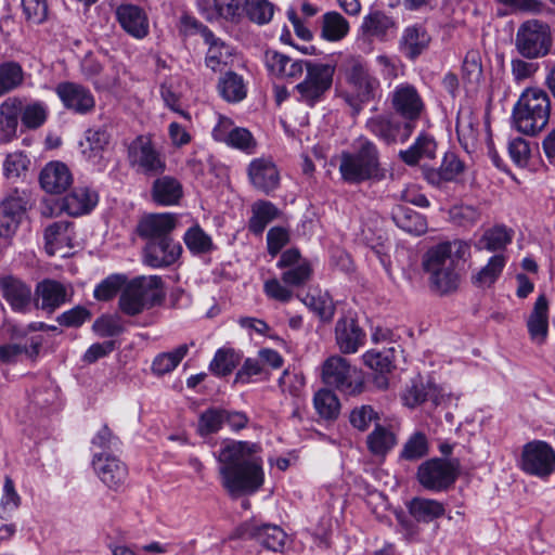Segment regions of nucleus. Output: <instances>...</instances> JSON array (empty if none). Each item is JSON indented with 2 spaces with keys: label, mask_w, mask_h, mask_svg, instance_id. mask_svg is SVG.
I'll return each mask as SVG.
<instances>
[{
  "label": "nucleus",
  "mask_w": 555,
  "mask_h": 555,
  "mask_svg": "<svg viewBox=\"0 0 555 555\" xmlns=\"http://www.w3.org/2000/svg\"><path fill=\"white\" fill-rule=\"evenodd\" d=\"M220 95L228 102H241L246 98L247 89L241 75L228 70L220 77L218 82Z\"/></svg>",
  "instance_id": "nucleus-42"
},
{
  "label": "nucleus",
  "mask_w": 555,
  "mask_h": 555,
  "mask_svg": "<svg viewBox=\"0 0 555 555\" xmlns=\"http://www.w3.org/2000/svg\"><path fill=\"white\" fill-rule=\"evenodd\" d=\"M365 334L353 318H340L335 325V340L343 353H354L364 344Z\"/></svg>",
  "instance_id": "nucleus-28"
},
{
  "label": "nucleus",
  "mask_w": 555,
  "mask_h": 555,
  "mask_svg": "<svg viewBox=\"0 0 555 555\" xmlns=\"http://www.w3.org/2000/svg\"><path fill=\"white\" fill-rule=\"evenodd\" d=\"M152 196L160 205L177 204L182 196V185L176 178L164 176L154 181Z\"/></svg>",
  "instance_id": "nucleus-39"
},
{
  "label": "nucleus",
  "mask_w": 555,
  "mask_h": 555,
  "mask_svg": "<svg viewBox=\"0 0 555 555\" xmlns=\"http://www.w3.org/2000/svg\"><path fill=\"white\" fill-rule=\"evenodd\" d=\"M551 98L539 87L526 88L515 103L512 120L515 128L527 135H537L550 121Z\"/></svg>",
  "instance_id": "nucleus-4"
},
{
  "label": "nucleus",
  "mask_w": 555,
  "mask_h": 555,
  "mask_svg": "<svg viewBox=\"0 0 555 555\" xmlns=\"http://www.w3.org/2000/svg\"><path fill=\"white\" fill-rule=\"evenodd\" d=\"M128 160L132 167L145 175H156L165 169V162L153 146L152 141L143 135L137 137L129 144Z\"/></svg>",
  "instance_id": "nucleus-14"
},
{
  "label": "nucleus",
  "mask_w": 555,
  "mask_h": 555,
  "mask_svg": "<svg viewBox=\"0 0 555 555\" xmlns=\"http://www.w3.org/2000/svg\"><path fill=\"white\" fill-rule=\"evenodd\" d=\"M182 253L180 243L173 238L153 240L143 248V261L151 268H164L175 263Z\"/></svg>",
  "instance_id": "nucleus-18"
},
{
  "label": "nucleus",
  "mask_w": 555,
  "mask_h": 555,
  "mask_svg": "<svg viewBox=\"0 0 555 555\" xmlns=\"http://www.w3.org/2000/svg\"><path fill=\"white\" fill-rule=\"evenodd\" d=\"M459 462L439 457L423 462L416 473L422 487L433 492H442L449 489L459 476Z\"/></svg>",
  "instance_id": "nucleus-10"
},
{
  "label": "nucleus",
  "mask_w": 555,
  "mask_h": 555,
  "mask_svg": "<svg viewBox=\"0 0 555 555\" xmlns=\"http://www.w3.org/2000/svg\"><path fill=\"white\" fill-rule=\"evenodd\" d=\"M235 535L241 539L255 540L261 546L273 552H283L287 535L283 529L276 525H259L254 520L245 521L235 531Z\"/></svg>",
  "instance_id": "nucleus-12"
},
{
  "label": "nucleus",
  "mask_w": 555,
  "mask_h": 555,
  "mask_svg": "<svg viewBox=\"0 0 555 555\" xmlns=\"http://www.w3.org/2000/svg\"><path fill=\"white\" fill-rule=\"evenodd\" d=\"M224 424V409L209 408L198 418L197 431L201 436H207L220 430Z\"/></svg>",
  "instance_id": "nucleus-55"
},
{
  "label": "nucleus",
  "mask_w": 555,
  "mask_h": 555,
  "mask_svg": "<svg viewBox=\"0 0 555 555\" xmlns=\"http://www.w3.org/2000/svg\"><path fill=\"white\" fill-rule=\"evenodd\" d=\"M22 498L17 493L10 476L4 477L3 492L0 499V519L8 520L21 506Z\"/></svg>",
  "instance_id": "nucleus-51"
},
{
  "label": "nucleus",
  "mask_w": 555,
  "mask_h": 555,
  "mask_svg": "<svg viewBox=\"0 0 555 555\" xmlns=\"http://www.w3.org/2000/svg\"><path fill=\"white\" fill-rule=\"evenodd\" d=\"M553 46L550 26L539 20L524 22L517 29L515 47L518 53L528 60L546 56Z\"/></svg>",
  "instance_id": "nucleus-7"
},
{
  "label": "nucleus",
  "mask_w": 555,
  "mask_h": 555,
  "mask_svg": "<svg viewBox=\"0 0 555 555\" xmlns=\"http://www.w3.org/2000/svg\"><path fill=\"white\" fill-rule=\"evenodd\" d=\"M392 220L403 231L417 236L428 229L426 218L406 206H397L392 210Z\"/></svg>",
  "instance_id": "nucleus-36"
},
{
  "label": "nucleus",
  "mask_w": 555,
  "mask_h": 555,
  "mask_svg": "<svg viewBox=\"0 0 555 555\" xmlns=\"http://www.w3.org/2000/svg\"><path fill=\"white\" fill-rule=\"evenodd\" d=\"M378 421V412L367 404L354 406L349 414L351 426L360 431H366L372 423L375 425Z\"/></svg>",
  "instance_id": "nucleus-56"
},
{
  "label": "nucleus",
  "mask_w": 555,
  "mask_h": 555,
  "mask_svg": "<svg viewBox=\"0 0 555 555\" xmlns=\"http://www.w3.org/2000/svg\"><path fill=\"white\" fill-rule=\"evenodd\" d=\"M0 292L13 312L27 314L35 309V292L23 280L13 275L0 276Z\"/></svg>",
  "instance_id": "nucleus-13"
},
{
  "label": "nucleus",
  "mask_w": 555,
  "mask_h": 555,
  "mask_svg": "<svg viewBox=\"0 0 555 555\" xmlns=\"http://www.w3.org/2000/svg\"><path fill=\"white\" fill-rule=\"evenodd\" d=\"M349 31L348 21L338 12H327L323 15L322 36L328 41H338Z\"/></svg>",
  "instance_id": "nucleus-46"
},
{
  "label": "nucleus",
  "mask_w": 555,
  "mask_h": 555,
  "mask_svg": "<svg viewBox=\"0 0 555 555\" xmlns=\"http://www.w3.org/2000/svg\"><path fill=\"white\" fill-rule=\"evenodd\" d=\"M55 92L63 105L76 114H88L93 111L95 100L90 90L75 82H61L56 86Z\"/></svg>",
  "instance_id": "nucleus-19"
},
{
  "label": "nucleus",
  "mask_w": 555,
  "mask_h": 555,
  "mask_svg": "<svg viewBox=\"0 0 555 555\" xmlns=\"http://www.w3.org/2000/svg\"><path fill=\"white\" fill-rule=\"evenodd\" d=\"M93 331L101 337H113L124 332L119 318L103 315L93 323Z\"/></svg>",
  "instance_id": "nucleus-64"
},
{
  "label": "nucleus",
  "mask_w": 555,
  "mask_h": 555,
  "mask_svg": "<svg viewBox=\"0 0 555 555\" xmlns=\"http://www.w3.org/2000/svg\"><path fill=\"white\" fill-rule=\"evenodd\" d=\"M312 269L307 261L292 267L282 273V281L289 286H301L311 278Z\"/></svg>",
  "instance_id": "nucleus-63"
},
{
  "label": "nucleus",
  "mask_w": 555,
  "mask_h": 555,
  "mask_svg": "<svg viewBox=\"0 0 555 555\" xmlns=\"http://www.w3.org/2000/svg\"><path fill=\"white\" fill-rule=\"evenodd\" d=\"M429 446L425 434L414 433L403 444L400 456L406 461H415L428 454Z\"/></svg>",
  "instance_id": "nucleus-54"
},
{
  "label": "nucleus",
  "mask_w": 555,
  "mask_h": 555,
  "mask_svg": "<svg viewBox=\"0 0 555 555\" xmlns=\"http://www.w3.org/2000/svg\"><path fill=\"white\" fill-rule=\"evenodd\" d=\"M410 515L418 522H430L444 514L442 503L431 499L414 498L408 503Z\"/></svg>",
  "instance_id": "nucleus-41"
},
{
  "label": "nucleus",
  "mask_w": 555,
  "mask_h": 555,
  "mask_svg": "<svg viewBox=\"0 0 555 555\" xmlns=\"http://www.w3.org/2000/svg\"><path fill=\"white\" fill-rule=\"evenodd\" d=\"M188 351L189 346L183 344L172 351L158 354L152 363L153 373L158 376L170 373L178 366L181 360L186 356Z\"/></svg>",
  "instance_id": "nucleus-48"
},
{
  "label": "nucleus",
  "mask_w": 555,
  "mask_h": 555,
  "mask_svg": "<svg viewBox=\"0 0 555 555\" xmlns=\"http://www.w3.org/2000/svg\"><path fill=\"white\" fill-rule=\"evenodd\" d=\"M96 192L88 186H77L62 198L61 210L73 217L90 212L98 204Z\"/></svg>",
  "instance_id": "nucleus-31"
},
{
  "label": "nucleus",
  "mask_w": 555,
  "mask_h": 555,
  "mask_svg": "<svg viewBox=\"0 0 555 555\" xmlns=\"http://www.w3.org/2000/svg\"><path fill=\"white\" fill-rule=\"evenodd\" d=\"M253 216L249 219L248 228L255 234H261L269 222L279 215V209L267 201H258L251 206Z\"/></svg>",
  "instance_id": "nucleus-44"
},
{
  "label": "nucleus",
  "mask_w": 555,
  "mask_h": 555,
  "mask_svg": "<svg viewBox=\"0 0 555 555\" xmlns=\"http://www.w3.org/2000/svg\"><path fill=\"white\" fill-rule=\"evenodd\" d=\"M177 224L178 217L175 214H151L139 221L137 231L140 237L147 240V242L171 238L170 234Z\"/></svg>",
  "instance_id": "nucleus-21"
},
{
  "label": "nucleus",
  "mask_w": 555,
  "mask_h": 555,
  "mask_svg": "<svg viewBox=\"0 0 555 555\" xmlns=\"http://www.w3.org/2000/svg\"><path fill=\"white\" fill-rule=\"evenodd\" d=\"M48 112L43 103L35 102L22 106L21 119L25 127L29 129H36L40 127L47 119Z\"/></svg>",
  "instance_id": "nucleus-60"
},
{
  "label": "nucleus",
  "mask_w": 555,
  "mask_h": 555,
  "mask_svg": "<svg viewBox=\"0 0 555 555\" xmlns=\"http://www.w3.org/2000/svg\"><path fill=\"white\" fill-rule=\"evenodd\" d=\"M238 357L231 349H219L210 363V370L217 375H228L237 365Z\"/></svg>",
  "instance_id": "nucleus-58"
},
{
  "label": "nucleus",
  "mask_w": 555,
  "mask_h": 555,
  "mask_svg": "<svg viewBox=\"0 0 555 555\" xmlns=\"http://www.w3.org/2000/svg\"><path fill=\"white\" fill-rule=\"evenodd\" d=\"M464 170V163L454 153H447L438 169L424 168L423 175L428 183L440 186L446 182L454 181Z\"/></svg>",
  "instance_id": "nucleus-33"
},
{
  "label": "nucleus",
  "mask_w": 555,
  "mask_h": 555,
  "mask_svg": "<svg viewBox=\"0 0 555 555\" xmlns=\"http://www.w3.org/2000/svg\"><path fill=\"white\" fill-rule=\"evenodd\" d=\"M513 238V232L504 225H495L485 231L476 243V248L487 251H500L504 249Z\"/></svg>",
  "instance_id": "nucleus-43"
},
{
  "label": "nucleus",
  "mask_w": 555,
  "mask_h": 555,
  "mask_svg": "<svg viewBox=\"0 0 555 555\" xmlns=\"http://www.w3.org/2000/svg\"><path fill=\"white\" fill-rule=\"evenodd\" d=\"M313 405L319 416L326 421H334L340 413V402L330 389L318 390L313 397Z\"/></svg>",
  "instance_id": "nucleus-45"
},
{
  "label": "nucleus",
  "mask_w": 555,
  "mask_h": 555,
  "mask_svg": "<svg viewBox=\"0 0 555 555\" xmlns=\"http://www.w3.org/2000/svg\"><path fill=\"white\" fill-rule=\"evenodd\" d=\"M519 467L528 475L547 478L555 472V450L545 441H530L522 447Z\"/></svg>",
  "instance_id": "nucleus-11"
},
{
  "label": "nucleus",
  "mask_w": 555,
  "mask_h": 555,
  "mask_svg": "<svg viewBox=\"0 0 555 555\" xmlns=\"http://www.w3.org/2000/svg\"><path fill=\"white\" fill-rule=\"evenodd\" d=\"M456 133L460 144L466 152L473 153L477 150L480 142L481 125L479 117L469 107H463L459 111Z\"/></svg>",
  "instance_id": "nucleus-27"
},
{
  "label": "nucleus",
  "mask_w": 555,
  "mask_h": 555,
  "mask_svg": "<svg viewBox=\"0 0 555 555\" xmlns=\"http://www.w3.org/2000/svg\"><path fill=\"white\" fill-rule=\"evenodd\" d=\"M506 261L503 254L492 256L482 268L472 275V283L478 288L491 287L502 274Z\"/></svg>",
  "instance_id": "nucleus-40"
},
{
  "label": "nucleus",
  "mask_w": 555,
  "mask_h": 555,
  "mask_svg": "<svg viewBox=\"0 0 555 555\" xmlns=\"http://www.w3.org/2000/svg\"><path fill=\"white\" fill-rule=\"evenodd\" d=\"M126 278L121 274H112L103 280L94 289V297L98 300L107 301L115 297L121 286L125 284Z\"/></svg>",
  "instance_id": "nucleus-61"
},
{
  "label": "nucleus",
  "mask_w": 555,
  "mask_h": 555,
  "mask_svg": "<svg viewBox=\"0 0 555 555\" xmlns=\"http://www.w3.org/2000/svg\"><path fill=\"white\" fill-rule=\"evenodd\" d=\"M39 182L47 193L60 194L72 185L73 176L64 163L50 162L41 169Z\"/></svg>",
  "instance_id": "nucleus-29"
},
{
  "label": "nucleus",
  "mask_w": 555,
  "mask_h": 555,
  "mask_svg": "<svg viewBox=\"0 0 555 555\" xmlns=\"http://www.w3.org/2000/svg\"><path fill=\"white\" fill-rule=\"evenodd\" d=\"M116 18L120 27L135 39H143L150 33L146 12L135 4H120L116 9Z\"/></svg>",
  "instance_id": "nucleus-23"
},
{
  "label": "nucleus",
  "mask_w": 555,
  "mask_h": 555,
  "mask_svg": "<svg viewBox=\"0 0 555 555\" xmlns=\"http://www.w3.org/2000/svg\"><path fill=\"white\" fill-rule=\"evenodd\" d=\"M245 11L250 21L262 25L272 20L274 5L268 0H246Z\"/></svg>",
  "instance_id": "nucleus-57"
},
{
  "label": "nucleus",
  "mask_w": 555,
  "mask_h": 555,
  "mask_svg": "<svg viewBox=\"0 0 555 555\" xmlns=\"http://www.w3.org/2000/svg\"><path fill=\"white\" fill-rule=\"evenodd\" d=\"M70 299V286L56 280L44 279L36 285L35 309H41L51 314Z\"/></svg>",
  "instance_id": "nucleus-17"
},
{
  "label": "nucleus",
  "mask_w": 555,
  "mask_h": 555,
  "mask_svg": "<svg viewBox=\"0 0 555 555\" xmlns=\"http://www.w3.org/2000/svg\"><path fill=\"white\" fill-rule=\"evenodd\" d=\"M248 177L253 185L268 194L280 183V175L271 159L256 158L248 166Z\"/></svg>",
  "instance_id": "nucleus-30"
},
{
  "label": "nucleus",
  "mask_w": 555,
  "mask_h": 555,
  "mask_svg": "<svg viewBox=\"0 0 555 555\" xmlns=\"http://www.w3.org/2000/svg\"><path fill=\"white\" fill-rule=\"evenodd\" d=\"M306 77L296 85L299 101L313 106L321 101L331 89L335 74V65L308 61L306 64Z\"/></svg>",
  "instance_id": "nucleus-8"
},
{
  "label": "nucleus",
  "mask_w": 555,
  "mask_h": 555,
  "mask_svg": "<svg viewBox=\"0 0 555 555\" xmlns=\"http://www.w3.org/2000/svg\"><path fill=\"white\" fill-rule=\"evenodd\" d=\"M361 27L364 34L380 40H386L389 33L396 30L397 23L385 12L375 10L363 17Z\"/></svg>",
  "instance_id": "nucleus-37"
},
{
  "label": "nucleus",
  "mask_w": 555,
  "mask_h": 555,
  "mask_svg": "<svg viewBox=\"0 0 555 555\" xmlns=\"http://www.w3.org/2000/svg\"><path fill=\"white\" fill-rule=\"evenodd\" d=\"M183 241L189 250L193 254H206L214 247L211 237L206 234L199 225L190 228L185 232Z\"/></svg>",
  "instance_id": "nucleus-53"
},
{
  "label": "nucleus",
  "mask_w": 555,
  "mask_h": 555,
  "mask_svg": "<svg viewBox=\"0 0 555 555\" xmlns=\"http://www.w3.org/2000/svg\"><path fill=\"white\" fill-rule=\"evenodd\" d=\"M109 143V134L105 129L88 130L86 134V143L82 145L83 155L96 163L102 157V153Z\"/></svg>",
  "instance_id": "nucleus-47"
},
{
  "label": "nucleus",
  "mask_w": 555,
  "mask_h": 555,
  "mask_svg": "<svg viewBox=\"0 0 555 555\" xmlns=\"http://www.w3.org/2000/svg\"><path fill=\"white\" fill-rule=\"evenodd\" d=\"M469 256L470 245L463 240L446 241L428 248L422 257V268L428 275L430 288L440 295L456 291L460 284L457 263Z\"/></svg>",
  "instance_id": "nucleus-2"
},
{
  "label": "nucleus",
  "mask_w": 555,
  "mask_h": 555,
  "mask_svg": "<svg viewBox=\"0 0 555 555\" xmlns=\"http://www.w3.org/2000/svg\"><path fill=\"white\" fill-rule=\"evenodd\" d=\"M73 223L69 221H56L44 230L46 250L49 255L66 257L73 247Z\"/></svg>",
  "instance_id": "nucleus-26"
},
{
  "label": "nucleus",
  "mask_w": 555,
  "mask_h": 555,
  "mask_svg": "<svg viewBox=\"0 0 555 555\" xmlns=\"http://www.w3.org/2000/svg\"><path fill=\"white\" fill-rule=\"evenodd\" d=\"M212 137L216 141L224 142L228 145L251 152L256 146L253 134L246 128L233 127L229 118H220L212 130Z\"/></svg>",
  "instance_id": "nucleus-25"
},
{
  "label": "nucleus",
  "mask_w": 555,
  "mask_h": 555,
  "mask_svg": "<svg viewBox=\"0 0 555 555\" xmlns=\"http://www.w3.org/2000/svg\"><path fill=\"white\" fill-rule=\"evenodd\" d=\"M22 112V101L17 98H8L0 105V127L7 134H14Z\"/></svg>",
  "instance_id": "nucleus-50"
},
{
  "label": "nucleus",
  "mask_w": 555,
  "mask_h": 555,
  "mask_svg": "<svg viewBox=\"0 0 555 555\" xmlns=\"http://www.w3.org/2000/svg\"><path fill=\"white\" fill-rule=\"evenodd\" d=\"M302 302L313 311L322 321L328 322L333 319L335 306L327 293L307 294Z\"/></svg>",
  "instance_id": "nucleus-52"
},
{
  "label": "nucleus",
  "mask_w": 555,
  "mask_h": 555,
  "mask_svg": "<svg viewBox=\"0 0 555 555\" xmlns=\"http://www.w3.org/2000/svg\"><path fill=\"white\" fill-rule=\"evenodd\" d=\"M92 464L96 475L108 488L118 490L125 483L128 470L116 456L99 454L94 456Z\"/></svg>",
  "instance_id": "nucleus-24"
},
{
  "label": "nucleus",
  "mask_w": 555,
  "mask_h": 555,
  "mask_svg": "<svg viewBox=\"0 0 555 555\" xmlns=\"http://www.w3.org/2000/svg\"><path fill=\"white\" fill-rule=\"evenodd\" d=\"M527 327L532 341L543 344L548 332V301L540 295L527 319Z\"/></svg>",
  "instance_id": "nucleus-34"
},
{
  "label": "nucleus",
  "mask_w": 555,
  "mask_h": 555,
  "mask_svg": "<svg viewBox=\"0 0 555 555\" xmlns=\"http://www.w3.org/2000/svg\"><path fill=\"white\" fill-rule=\"evenodd\" d=\"M24 72L16 62H4L0 64V96L10 93L22 86Z\"/></svg>",
  "instance_id": "nucleus-49"
},
{
  "label": "nucleus",
  "mask_w": 555,
  "mask_h": 555,
  "mask_svg": "<svg viewBox=\"0 0 555 555\" xmlns=\"http://www.w3.org/2000/svg\"><path fill=\"white\" fill-rule=\"evenodd\" d=\"M398 443L396 427L391 424L376 423L374 429L366 437V447L375 455L385 457Z\"/></svg>",
  "instance_id": "nucleus-35"
},
{
  "label": "nucleus",
  "mask_w": 555,
  "mask_h": 555,
  "mask_svg": "<svg viewBox=\"0 0 555 555\" xmlns=\"http://www.w3.org/2000/svg\"><path fill=\"white\" fill-rule=\"evenodd\" d=\"M201 36L208 46L205 63L214 72H223L234 62L233 49L220 38H217L209 28H201Z\"/></svg>",
  "instance_id": "nucleus-22"
},
{
  "label": "nucleus",
  "mask_w": 555,
  "mask_h": 555,
  "mask_svg": "<svg viewBox=\"0 0 555 555\" xmlns=\"http://www.w3.org/2000/svg\"><path fill=\"white\" fill-rule=\"evenodd\" d=\"M339 172L344 181L354 184L364 181L379 182L387 176L376 144L364 137L358 139L354 151L340 154Z\"/></svg>",
  "instance_id": "nucleus-3"
},
{
  "label": "nucleus",
  "mask_w": 555,
  "mask_h": 555,
  "mask_svg": "<svg viewBox=\"0 0 555 555\" xmlns=\"http://www.w3.org/2000/svg\"><path fill=\"white\" fill-rule=\"evenodd\" d=\"M259 447L247 441H230L219 451L221 485L231 496L253 494L263 485L262 459Z\"/></svg>",
  "instance_id": "nucleus-1"
},
{
  "label": "nucleus",
  "mask_w": 555,
  "mask_h": 555,
  "mask_svg": "<svg viewBox=\"0 0 555 555\" xmlns=\"http://www.w3.org/2000/svg\"><path fill=\"white\" fill-rule=\"evenodd\" d=\"M391 106L405 122L413 124L425 111V103L417 89L408 82L398 85L390 94Z\"/></svg>",
  "instance_id": "nucleus-15"
},
{
  "label": "nucleus",
  "mask_w": 555,
  "mask_h": 555,
  "mask_svg": "<svg viewBox=\"0 0 555 555\" xmlns=\"http://www.w3.org/2000/svg\"><path fill=\"white\" fill-rule=\"evenodd\" d=\"M365 129L378 140L386 144H392L398 139L406 141L414 129L411 122H400L391 115H376L369 118L365 122Z\"/></svg>",
  "instance_id": "nucleus-16"
},
{
  "label": "nucleus",
  "mask_w": 555,
  "mask_h": 555,
  "mask_svg": "<svg viewBox=\"0 0 555 555\" xmlns=\"http://www.w3.org/2000/svg\"><path fill=\"white\" fill-rule=\"evenodd\" d=\"M430 36L422 25H411L403 29L399 40L400 52L409 60L418 57L429 46Z\"/></svg>",
  "instance_id": "nucleus-32"
},
{
  "label": "nucleus",
  "mask_w": 555,
  "mask_h": 555,
  "mask_svg": "<svg viewBox=\"0 0 555 555\" xmlns=\"http://www.w3.org/2000/svg\"><path fill=\"white\" fill-rule=\"evenodd\" d=\"M341 73L348 87L343 96L359 113L362 104L375 98L379 80L369 72L365 62L359 56H348L341 65Z\"/></svg>",
  "instance_id": "nucleus-5"
},
{
  "label": "nucleus",
  "mask_w": 555,
  "mask_h": 555,
  "mask_svg": "<svg viewBox=\"0 0 555 555\" xmlns=\"http://www.w3.org/2000/svg\"><path fill=\"white\" fill-rule=\"evenodd\" d=\"M29 158L22 152H14L7 156L3 170L9 178H17L28 170Z\"/></svg>",
  "instance_id": "nucleus-62"
},
{
  "label": "nucleus",
  "mask_w": 555,
  "mask_h": 555,
  "mask_svg": "<svg viewBox=\"0 0 555 555\" xmlns=\"http://www.w3.org/2000/svg\"><path fill=\"white\" fill-rule=\"evenodd\" d=\"M26 204V193L17 190L0 204V237L8 240L15 234Z\"/></svg>",
  "instance_id": "nucleus-20"
},
{
  "label": "nucleus",
  "mask_w": 555,
  "mask_h": 555,
  "mask_svg": "<svg viewBox=\"0 0 555 555\" xmlns=\"http://www.w3.org/2000/svg\"><path fill=\"white\" fill-rule=\"evenodd\" d=\"M436 147V141L431 135L421 133L408 150L400 151L399 157L406 165L413 166L422 158H434Z\"/></svg>",
  "instance_id": "nucleus-38"
},
{
  "label": "nucleus",
  "mask_w": 555,
  "mask_h": 555,
  "mask_svg": "<svg viewBox=\"0 0 555 555\" xmlns=\"http://www.w3.org/2000/svg\"><path fill=\"white\" fill-rule=\"evenodd\" d=\"M463 79L475 86L480 81L482 76V67L479 53L477 51H469L466 53L462 65Z\"/></svg>",
  "instance_id": "nucleus-59"
},
{
  "label": "nucleus",
  "mask_w": 555,
  "mask_h": 555,
  "mask_svg": "<svg viewBox=\"0 0 555 555\" xmlns=\"http://www.w3.org/2000/svg\"><path fill=\"white\" fill-rule=\"evenodd\" d=\"M165 297L160 276H138L131 280L119 297V308L128 315H137L159 305Z\"/></svg>",
  "instance_id": "nucleus-6"
},
{
  "label": "nucleus",
  "mask_w": 555,
  "mask_h": 555,
  "mask_svg": "<svg viewBox=\"0 0 555 555\" xmlns=\"http://www.w3.org/2000/svg\"><path fill=\"white\" fill-rule=\"evenodd\" d=\"M322 380L325 385L347 395L361 392L363 385L358 370L338 354L331 356L323 362Z\"/></svg>",
  "instance_id": "nucleus-9"
}]
</instances>
